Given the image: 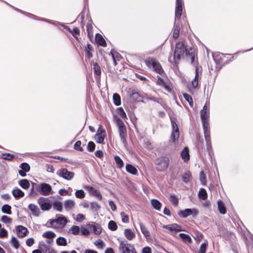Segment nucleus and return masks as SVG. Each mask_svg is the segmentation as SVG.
Returning <instances> with one entry per match:
<instances>
[{"mask_svg": "<svg viewBox=\"0 0 253 253\" xmlns=\"http://www.w3.org/2000/svg\"><path fill=\"white\" fill-rule=\"evenodd\" d=\"M184 54L187 58L190 59L191 63H193L195 60L194 49L191 47L187 48L183 42H179L176 44L173 58L170 56L169 61L174 65H177L179 60L184 57Z\"/></svg>", "mask_w": 253, "mask_h": 253, "instance_id": "f257e3e1", "label": "nucleus"}, {"mask_svg": "<svg viewBox=\"0 0 253 253\" xmlns=\"http://www.w3.org/2000/svg\"><path fill=\"white\" fill-rule=\"evenodd\" d=\"M209 108L210 102L207 101L200 113L204 131L210 130L209 124V119L210 117Z\"/></svg>", "mask_w": 253, "mask_h": 253, "instance_id": "f03ea898", "label": "nucleus"}, {"mask_svg": "<svg viewBox=\"0 0 253 253\" xmlns=\"http://www.w3.org/2000/svg\"><path fill=\"white\" fill-rule=\"evenodd\" d=\"M117 126L118 127V131L121 140L124 145L127 143V130L126 127L123 120L121 118H118L116 121Z\"/></svg>", "mask_w": 253, "mask_h": 253, "instance_id": "7ed1b4c3", "label": "nucleus"}, {"mask_svg": "<svg viewBox=\"0 0 253 253\" xmlns=\"http://www.w3.org/2000/svg\"><path fill=\"white\" fill-rule=\"evenodd\" d=\"M169 163L168 157L162 156L158 158L155 161L156 169L159 171H164L167 169Z\"/></svg>", "mask_w": 253, "mask_h": 253, "instance_id": "20e7f679", "label": "nucleus"}, {"mask_svg": "<svg viewBox=\"0 0 253 253\" xmlns=\"http://www.w3.org/2000/svg\"><path fill=\"white\" fill-rule=\"evenodd\" d=\"M36 191L43 196H48L52 193L51 186L46 183H42L35 185Z\"/></svg>", "mask_w": 253, "mask_h": 253, "instance_id": "39448f33", "label": "nucleus"}, {"mask_svg": "<svg viewBox=\"0 0 253 253\" xmlns=\"http://www.w3.org/2000/svg\"><path fill=\"white\" fill-rule=\"evenodd\" d=\"M145 63L149 68H152L157 73L160 74L163 72L161 65L154 58L148 57L146 58Z\"/></svg>", "mask_w": 253, "mask_h": 253, "instance_id": "423d86ee", "label": "nucleus"}, {"mask_svg": "<svg viewBox=\"0 0 253 253\" xmlns=\"http://www.w3.org/2000/svg\"><path fill=\"white\" fill-rule=\"evenodd\" d=\"M170 122L172 126V131L171 133V138L173 142L177 140L179 136V128L176 123L175 118L170 117Z\"/></svg>", "mask_w": 253, "mask_h": 253, "instance_id": "0eeeda50", "label": "nucleus"}, {"mask_svg": "<svg viewBox=\"0 0 253 253\" xmlns=\"http://www.w3.org/2000/svg\"><path fill=\"white\" fill-rule=\"evenodd\" d=\"M119 248L122 253H137L134 246L126 241H122Z\"/></svg>", "mask_w": 253, "mask_h": 253, "instance_id": "6e6552de", "label": "nucleus"}, {"mask_svg": "<svg viewBox=\"0 0 253 253\" xmlns=\"http://www.w3.org/2000/svg\"><path fill=\"white\" fill-rule=\"evenodd\" d=\"M56 174L67 180H72L75 176L74 172L69 171L66 168H62L57 170Z\"/></svg>", "mask_w": 253, "mask_h": 253, "instance_id": "1a4fd4ad", "label": "nucleus"}, {"mask_svg": "<svg viewBox=\"0 0 253 253\" xmlns=\"http://www.w3.org/2000/svg\"><path fill=\"white\" fill-rule=\"evenodd\" d=\"M198 211L195 209H186L184 210H182L178 212L179 216L183 218H186L187 216L192 215L193 217H195L198 215Z\"/></svg>", "mask_w": 253, "mask_h": 253, "instance_id": "9d476101", "label": "nucleus"}, {"mask_svg": "<svg viewBox=\"0 0 253 253\" xmlns=\"http://www.w3.org/2000/svg\"><path fill=\"white\" fill-rule=\"evenodd\" d=\"M67 222L68 220L65 217L60 216L56 219L50 220V226H48V227H56V225L54 224L55 223L62 226H64Z\"/></svg>", "mask_w": 253, "mask_h": 253, "instance_id": "9b49d317", "label": "nucleus"}, {"mask_svg": "<svg viewBox=\"0 0 253 253\" xmlns=\"http://www.w3.org/2000/svg\"><path fill=\"white\" fill-rule=\"evenodd\" d=\"M204 136L206 141L207 150L210 156L212 154V146L211 141L210 130L204 131Z\"/></svg>", "mask_w": 253, "mask_h": 253, "instance_id": "f8f14e48", "label": "nucleus"}, {"mask_svg": "<svg viewBox=\"0 0 253 253\" xmlns=\"http://www.w3.org/2000/svg\"><path fill=\"white\" fill-rule=\"evenodd\" d=\"M176 4L175 21L179 20L180 19L182 12V0H176Z\"/></svg>", "mask_w": 253, "mask_h": 253, "instance_id": "ddd939ff", "label": "nucleus"}, {"mask_svg": "<svg viewBox=\"0 0 253 253\" xmlns=\"http://www.w3.org/2000/svg\"><path fill=\"white\" fill-rule=\"evenodd\" d=\"M46 200V199L44 197H40L38 200V203L42 211H48L50 210L52 207L50 203L45 202Z\"/></svg>", "mask_w": 253, "mask_h": 253, "instance_id": "4468645a", "label": "nucleus"}, {"mask_svg": "<svg viewBox=\"0 0 253 253\" xmlns=\"http://www.w3.org/2000/svg\"><path fill=\"white\" fill-rule=\"evenodd\" d=\"M163 227L171 232L174 231L175 232H177L184 231L181 225L176 223L170 224L168 225H164Z\"/></svg>", "mask_w": 253, "mask_h": 253, "instance_id": "2eb2a0df", "label": "nucleus"}, {"mask_svg": "<svg viewBox=\"0 0 253 253\" xmlns=\"http://www.w3.org/2000/svg\"><path fill=\"white\" fill-rule=\"evenodd\" d=\"M16 232L19 238H24L28 233L27 228L22 225H18L16 227Z\"/></svg>", "mask_w": 253, "mask_h": 253, "instance_id": "dca6fc26", "label": "nucleus"}, {"mask_svg": "<svg viewBox=\"0 0 253 253\" xmlns=\"http://www.w3.org/2000/svg\"><path fill=\"white\" fill-rule=\"evenodd\" d=\"M39 246L41 251H42L43 253H56L54 249L43 242L40 243Z\"/></svg>", "mask_w": 253, "mask_h": 253, "instance_id": "f3484780", "label": "nucleus"}, {"mask_svg": "<svg viewBox=\"0 0 253 253\" xmlns=\"http://www.w3.org/2000/svg\"><path fill=\"white\" fill-rule=\"evenodd\" d=\"M85 188L88 191V192L96 196L98 199L101 200L102 199V197L100 192L98 191L97 189H95L93 187L89 186H86Z\"/></svg>", "mask_w": 253, "mask_h": 253, "instance_id": "a211bd4d", "label": "nucleus"}, {"mask_svg": "<svg viewBox=\"0 0 253 253\" xmlns=\"http://www.w3.org/2000/svg\"><path fill=\"white\" fill-rule=\"evenodd\" d=\"M89 228L95 234L99 235L101 233V226L98 223L91 224L89 225Z\"/></svg>", "mask_w": 253, "mask_h": 253, "instance_id": "6ab92c4d", "label": "nucleus"}, {"mask_svg": "<svg viewBox=\"0 0 253 253\" xmlns=\"http://www.w3.org/2000/svg\"><path fill=\"white\" fill-rule=\"evenodd\" d=\"M124 235L128 240H131L135 237V232L130 229H125Z\"/></svg>", "mask_w": 253, "mask_h": 253, "instance_id": "aec40b11", "label": "nucleus"}, {"mask_svg": "<svg viewBox=\"0 0 253 253\" xmlns=\"http://www.w3.org/2000/svg\"><path fill=\"white\" fill-rule=\"evenodd\" d=\"M29 209L31 211L32 214L38 216L40 214V210L38 206L34 204H30L28 206Z\"/></svg>", "mask_w": 253, "mask_h": 253, "instance_id": "412c9836", "label": "nucleus"}, {"mask_svg": "<svg viewBox=\"0 0 253 253\" xmlns=\"http://www.w3.org/2000/svg\"><path fill=\"white\" fill-rule=\"evenodd\" d=\"M199 78V68L196 67V73L194 79L192 81V85L193 88H196L198 85V80Z\"/></svg>", "mask_w": 253, "mask_h": 253, "instance_id": "4be33fe9", "label": "nucleus"}, {"mask_svg": "<svg viewBox=\"0 0 253 253\" xmlns=\"http://www.w3.org/2000/svg\"><path fill=\"white\" fill-rule=\"evenodd\" d=\"M13 196L16 199H19L24 196V193L20 189L15 188L12 191Z\"/></svg>", "mask_w": 253, "mask_h": 253, "instance_id": "5701e85b", "label": "nucleus"}, {"mask_svg": "<svg viewBox=\"0 0 253 253\" xmlns=\"http://www.w3.org/2000/svg\"><path fill=\"white\" fill-rule=\"evenodd\" d=\"M139 225L140 227L141 231L144 236L146 238L149 237L150 234L149 231L147 230L145 225L140 221L139 222Z\"/></svg>", "mask_w": 253, "mask_h": 253, "instance_id": "b1692460", "label": "nucleus"}, {"mask_svg": "<svg viewBox=\"0 0 253 253\" xmlns=\"http://www.w3.org/2000/svg\"><path fill=\"white\" fill-rule=\"evenodd\" d=\"M75 202L72 200H68L64 202V207L67 211L72 209L75 206Z\"/></svg>", "mask_w": 253, "mask_h": 253, "instance_id": "393cba45", "label": "nucleus"}, {"mask_svg": "<svg viewBox=\"0 0 253 253\" xmlns=\"http://www.w3.org/2000/svg\"><path fill=\"white\" fill-rule=\"evenodd\" d=\"M179 236L182 240V241L185 243H190L192 241L191 238L188 234L180 233L179 234Z\"/></svg>", "mask_w": 253, "mask_h": 253, "instance_id": "a878e982", "label": "nucleus"}, {"mask_svg": "<svg viewBox=\"0 0 253 253\" xmlns=\"http://www.w3.org/2000/svg\"><path fill=\"white\" fill-rule=\"evenodd\" d=\"M95 40L100 45L103 46H105L106 45V42L101 35L99 34H96L95 36Z\"/></svg>", "mask_w": 253, "mask_h": 253, "instance_id": "bb28decb", "label": "nucleus"}, {"mask_svg": "<svg viewBox=\"0 0 253 253\" xmlns=\"http://www.w3.org/2000/svg\"><path fill=\"white\" fill-rule=\"evenodd\" d=\"M180 27L178 24L175 22L173 29V37L174 39H177L179 34Z\"/></svg>", "mask_w": 253, "mask_h": 253, "instance_id": "cd10ccee", "label": "nucleus"}, {"mask_svg": "<svg viewBox=\"0 0 253 253\" xmlns=\"http://www.w3.org/2000/svg\"><path fill=\"white\" fill-rule=\"evenodd\" d=\"M218 209L221 214H224L226 212V210L223 202L221 201H219L217 202Z\"/></svg>", "mask_w": 253, "mask_h": 253, "instance_id": "c85d7f7f", "label": "nucleus"}, {"mask_svg": "<svg viewBox=\"0 0 253 253\" xmlns=\"http://www.w3.org/2000/svg\"><path fill=\"white\" fill-rule=\"evenodd\" d=\"M19 184L22 188L24 189H28L30 186L29 181L26 179L20 180L19 181Z\"/></svg>", "mask_w": 253, "mask_h": 253, "instance_id": "c756f323", "label": "nucleus"}, {"mask_svg": "<svg viewBox=\"0 0 253 253\" xmlns=\"http://www.w3.org/2000/svg\"><path fill=\"white\" fill-rule=\"evenodd\" d=\"M126 170L132 174H136L137 172V169L132 165L130 164H127L126 165Z\"/></svg>", "mask_w": 253, "mask_h": 253, "instance_id": "7c9ffc66", "label": "nucleus"}, {"mask_svg": "<svg viewBox=\"0 0 253 253\" xmlns=\"http://www.w3.org/2000/svg\"><path fill=\"white\" fill-rule=\"evenodd\" d=\"M151 203L153 207L155 210L158 211L160 210L162 206V204L158 200L156 199H153L151 200Z\"/></svg>", "mask_w": 253, "mask_h": 253, "instance_id": "2f4dec72", "label": "nucleus"}, {"mask_svg": "<svg viewBox=\"0 0 253 253\" xmlns=\"http://www.w3.org/2000/svg\"><path fill=\"white\" fill-rule=\"evenodd\" d=\"M181 156L182 159L185 162L189 159V151L187 148H185L182 150L181 153Z\"/></svg>", "mask_w": 253, "mask_h": 253, "instance_id": "473e14b6", "label": "nucleus"}, {"mask_svg": "<svg viewBox=\"0 0 253 253\" xmlns=\"http://www.w3.org/2000/svg\"><path fill=\"white\" fill-rule=\"evenodd\" d=\"M198 196L200 199L203 200H206L208 197L206 190L204 188L200 189L198 193Z\"/></svg>", "mask_w": 253, "mask_h": 253, "instance_id": "72a5a7b5", "label": "nucleus"}, {"mask_svg": "<svg viewBox=\"0 0 253 253\" xmlns=\"http://www.w3.org/2000/svg\"><path fill=\"white\" fill-rule=\"evenodd\" d=\"M42 236L43 238H45L48 239H52L55 236V234L52 231H48L44 232L42 234Z\"/></svg>", "mask_w": 253, "mask_h": 253, "instance_id": "f704fd0d", "label": "nucleus"}, {"mask_svg": "<svg viewBox=\"0 0 253 253\" xmlns=\"http://www.w3.org/2000/svg\"><path fill=\"white\" fill-rule=\"evenodd\" d=\"M53 207L54 210L58 211H62V204L60 201H56L54 202L53 204Z\"/></svg>", "mask_w": 253, "mask_h": 253, "instance_id": "c9c22d12", "label": "nucleus"}, {"mask_svg": "<svg viewBox=\"0 0 253 253\" xmlns=\"http://www.w3.org/2000/svg\"><path fill=\"white\" fill-rule=\"evenodd\" d=\"M113 99L114 103L116 106H119L121 105V97L118 93H116L113 94Z\"/></svg>", "mask_w": 253, "mask_h": 253, "instance_id": "e433bc0d", "label": "nucleus"}, {"mask_svg": "<svg viewBox=\"0 0 253 253\" xmlns=\"http://www.w3.org/2000/svg\"><path fill=\"white\" fill-rule=\"evenodd\" d=\"M105 136V134H96L95 137L96 142L98 143H103Z\"/></svg>", "mask_w": 253, "mask_h": 253, "instance_id": "4c0bfd02", "label": "nucleus"}, {"mask_svg": "<svg viewBox=\"0 0 253 253\" xmlns=\"http://www.w3.org/2000/svg\"><path fill=\"white\" fill-rule=\"evenodd\" d=\"M191 178V174L189 171H186L182 176V180L185 183L189 181Z\"/></svg>", "mask_w": 253, "mask_h": 253, "instance_id": "58836bf2", "label": "nucleus"}, {"mask_svg": "<svg viewBox=\"0 0 253 253\" xmlns=\"http://www.w3.org/2000/svg\"><path fill=\"white\" fill-rule=\"evenodd\" d=\"M1 211L3 213H6L7 214H11L10 206L7 204L4 205L1 208Z\"/></svg>", "mask_w": 253, "mask_h": 253, "instance_id": "ea45409f", "label": "nucleus"}, {"mask_svg": "<svg viewBox=\"0 0 253 253\" xmlns=\"http://www.w3.org/2000/svg\"><path fill=\"white\" fill-rule=\"evenodd\" d=\"M56 243L58 246H66L67 245L66 239L62 237H58L56 239Z\"/></svg>", "mask_w": 253, "mask_h": 253, "instance_id": "a19ab883", "label": "nucleus"}, {"mask_svg": "<svg viewBox=\"0 0 253 253\" xmlns=\"http://www.w3.org/2000/svg\"><path fill=\"white\" fill-rule=\"evenodd\" d=\"M10 244L15 249L19 248L20 246L18 240L15 237H12L11 238L10 240Z\"/></svg>", "mask_w": 253, "mask_h": 253, "instance_id": "79ce46f5", "label": "nucleus"}, {"mask_svg": "<svg viewBox=\"0 0 253 253\" xmlns=\"http://www.w3.org/2000/svg\"><path fill=\"white\" fill-rule=\"evenodd\" d=\"M93 70L94 74L99 76L101 75V71L100 66L97 63H94L93 64Z\"/></svg>", "mask_w": 253, "mask_h": 253, "instance_id": "37998d69", "label": "nucleus"}, {"mask_svg": "<svg viewBox=\"0 0 253 253\" xmlns=\"http://www.w3.org/2000/svg\"><path fill=\"white\" fill-rule=\"evenodd\" d=\"M66 29H68L70 33H71V34H72V35L73 36V37L77 40L78 39V37H76V35H79L80 33V30L77 27H75L73 29V30L72 31H71L70 30V28L67 27V28H65Z\"/></svg>", "mask_w": 253, "mask_h": 253, "instance_id": "c03bdc74", "label": "nucleus"}, {"mask_svg": "<svg viewBox=\"0 0 253 253\" xmlns=\"http://www.w3.org/2000/svg\"><path fill=\"white\" fill-rule=\"evenodd\" d=\"M117 166L121 169L124 166V162L120 157L116 156L114 158Z\"/></svg>", "mask_w": 253, "mask_h": 253, "instance_id": "a18cd8bd", "label": "nucleus"}, {"mask_svg": "<svg viewBox=\"0 0 253 253\" xmlns=\"http://www.w3.org/2000/svg\"><path fill=\"white\" fill-rule=\"evenodd\" d=\"M100 209V206L96 202H91L90 203V210L94 212L97 211Z\"/></svg>", "mask_w": 253, "mask_h": 253, "instance_id": "49530a36", "label": "nucleus"}, {"mask_svg": "<svg viewBox=\"0 0 253 253\" xmlns=\"http://www.w3.org/2000/svg\"><path fill=\"white\" fill-rule=\"evenodd\" d=\"M157 78H158L157 81V84L159 85H162V86H164L165 87V88H166L167 90H169V87L168 86V85H167L166 84L163 79H162V78H161L159 76H157Z\"/></svg>", "mask_w": 253, "mask_h": 253, "instance_id": "de8ad7c7", "label": "nucleus"}, {"mask_svg": "<svg viewBox=\"0 0 253 253\" xmlns=\"http://www.w3.org/2000/svg\"><path fill=\"white\" fill-rule=\"evenodd\" d=\"M118 226L117 223L113 220H111L108 223V228L112 231H116L117 229Z\"/></svg>", "mask_w": 253, "mask_h": 253, "instance_id": "09e8293b", "label": "nucleus"}, {"mask_svg": "<svg viewBox=\"0 0 253 253\" xmlns=\"http://www.w3.org/2000/svg\"><path fill=\"white\" fill-rule=\"evenodd\" d=\"M70 231L75 235L79 234L80 231V228L79 226L73 225L70 229Z\"/></svg>", "mask_w": 253, "mask_h": 253, "instance_id": "8fccbe9b", "label": "nucleus"}, {"mask_svg": "<svg viewBox=\"0 0 253 253\" xmlns=\"http://www.w3.org/2000/svg\"><path fill=\"white\" fill-rule=\"evenodd\" d=\"M1 158L3 159L10 161L14 158V155L9 153H2L1 154Z\"/></svg>", "mask_w": 253, "mask_h": 253, "instance_id": "3c124183", "label": "nucleus"}, {"mask_svg": "<svg viewBox=\"0 0 253 253\" xmlns=\"http://www.w3.org/2000/svg\"><path fill=\"white\" fill-rule=\"evenodd\" d=\"M183 95V96H184L185 99L189 103V105L191 106H192L193 104V100H192V97L191 96V95H190L189 94H188L186 93H184Z\"/></svg>", "mask_w": 253, "mask_h": 253, "instance_id": "603ef678", "label": "nucleus"}, {"mask_svg": "<svg viewBox=\"0 0 253 253\" xmlns=\"http://www.w3.org/2000/svg\"><path fill=\"white\" fill-rule=\"evenodd\" d=\"M75 196L77 198L83 199L85 196V194L83 190H79L76 191Z\"/></svg>", "mask_w": 253, "mask_h": 253, "instance_id": "864d4df0", "label": "nucleus"}, {"mask_svg": "<svg viewBox=\"0 0 253 253\" xmlns=\"http://www.w3.org/2000/svg\"><path fill=\"white\" fill-rule=\"evenodd\" d=\"M200 180L201 183L203 185H206V176L203 170L201 171L200 172Z\"/></svg>", "mask_w": 253, "mask_h": 253, "instance_id": "5fc2aeb1", "label": "nucleus"}, {"mask_svg": "<svg viewBox=\"0 0 253 253\" xmlns=\"http://www.w3.org/2000/svg\"><path fill=\"white\" fill-rule=\"evenodd\" d=\"M94 244L98 249H102L104 246V243L101 239H98L94 242Z\"/></svg>", "mask_w": 253, "mask_h": 253, "instance_id": "6e6d98bb", "label": "nucleus"}, {"mask_svg": "<svg viewBox=\"0 0 253 253\" xmlns=\"http://www.w3.org/2000/svg\"><path fill=\"white\" fill-rule=\"evenodd\" d=\"M81 141L80 140L77 141L74 144V148L75 150H78L80 152L84 151L83 148L81 147Z\"/></svg>", "mask_w": 253, "mask_h": 253, "instance_id": "4d7b16f0", "label": "nucleus"}, {"mask_svg": "<svg viewBox=\"0 0 253 253\" xmlns=\"http://www.w3.org/2000/svg\"><path fill=\"white\" fill-rule=\"evenodd\" d=\"M20 168L26 172H28L30 169V167L29 165L26 163H22L20 165Z\"/></svg>", "mask_w": 253, "mask_h": 253, "instance_id": "13d9d810", "label": "nucleus"}, {"mask_svg": "<svg viewBox=\"0 0 253 253\" xmlns=\"http://www.w3.org/2000/svg\"><path fill=\"white\" fill-rule=\"evenodd\" d=\"M169 200L174 206H177L178 203V200L175 195H170Z\"/></svg>", "mask_w": 253, "mask_h": 253, "instance_id": "bf43d9fd", "label": "nucleus"}, {"mask_svg": "<svg viewBox=\"0 0 253 253\" xmlns=\"http://www.w3.org/2000/svg\"><path fill=\"white\" fill-rule=\"evenodd\" d=\"M145 99L147 100H152L155 102H157L159 103L162 104L163 100L161 98H157L153 96H147L145 97Z\"/></svg>", "mask_w": 253, "mask_h": 253, "instance_id": "052dcab7", "label": "nucleus"}, {"mask_svg": "<svg viewBox=\"0 0 253 253\" xmlns=\"http://www.w3.org/2000/svg\"><path fill=\"white\" fill-rule=\"evenodd\" d=\"M121 216L122 217V220L123 222L127 223L129 221L128 216L124 211L121 212Z\"/></svg>", "mask_w": 253, "mask_h": 253, "instance_id": "680f3d73", "label": "nucleus"}, {"mask_svg": "<svg viewBox=\"0 0 253 253\" xmlns=\"http://www.w3.org/2000/svg\"><path fill=\"white\" fill-rule=\"evenodd\" d=\"M87 148L89 152H92L95 149V143L93 142L89 141L88 143Z\"/></svg>", "mask_w": 253, "mask_h": 253, "instance_id": "e2e57ef3", "label": "nucleus"}, {"mask_svg": "<svg viewBox=\"0 0 253 253\" xmlns=\"http://www.w3.org/2000/svg\"><path fill=\"white\" fill-rule=\"evenodd\" d=\"M140 95L139 93L135 91H132L130 93V97L132 99L134 100H136L138 99Z\"/></svg>", "mask_w": 253, "mask_h": 253, "instance_id": "0e129e2a", "label": "nucleus"}, {"mask_svg": "<svg viewBox=\"0 0 253 253\" xmlns=\"http://www.w3.org/2000/svg\"><path fill=\"white\" fill-rule=\"evenodd\" d=\"M1 221L5 223H10L12 221L11 219L6 215H3L1 218Z\"/></svg>", "mask_w": 253, "mask_h": 253, "instance_id": "69168bd1", "label": "nucleus"}, {"mask_svg": "<svg viewBox=\"0 0 253 253\" xmlns=\"http://www.w3.org/2000/svg\"><path fill=\"white\" fill-rule=\"evenodd\" d=\"M208 244L206 243H202L200 246V253H205Z\"/></svg>", "mask_w": 253, "mask_h": 253, "instance_id": "338daca9", "label": "nucleus"}, {"mask_svg": "<svg viewBox=\"0 0 253 253\" xmlns=\"http://www.w3.org/2000/svg\"><path fill=\"white\" fill-rule=\"evenodd\" d=\"M84 219H85V217L84 214H83L82 213H78L77 215L76 220L78 222H81L83 221V220H84Z\"/></svg>", "mask_w": 253, "mask_h": 253, "instance_id": "774afa93", "label": "nucleus"}]
</instances>
